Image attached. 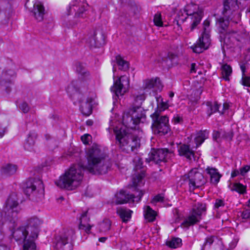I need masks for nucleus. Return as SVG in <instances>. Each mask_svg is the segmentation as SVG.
<instances>
[{
    "label": "nucleus",
    "instance_id": "22",
    "mask_svg": "<svg viewBox=\"0 0 250 250\" xmlns=\"http://www.w3.org/2000/svg\"><path fill=\"white\" fill-rule=\"evenodd\" d=\"M16 73L13 70H9L3 72L2 77L3 78L0 81V85L4 88L7 94H9L11 91V86L13 85L12 81L8 79L10 77H15Z\"/></svg>",
    "mask_w": 250,
    "mask_h": 250
},
{
    "label": "nucleus",
    "instance_id": "33",
    "mask_svg": "<svg viewBox=\"0 0 250 250\" xmlns=\"http://www.w3.org/2000/svg\"><path fill=\"white\" fill-rule=\"evenodd\" d=\"M206 104L208 106L207 113L208 116H210L213 113L216 112H219V111H220L219 108L221 107V105L220 104H219L216 102L213 103L211 102H208Z\"/></svg>",
    "mask_w": 250,
    "mask_h": 250
},
{
    "label": "nucleus",
    "instance_id": "15",
    "mask_svg": "<svg viewBox=\"0 0 250 250\" xmlns=\"http://www.w3.org/2000/svg\"><path fill=\"white\" fill-rule=\"evenodd\" d=\"M88 5L85 0H75L70 4L68 15L75 13V18L86 17Z\"/></svg>",
    "mask_w": 250,
    "mask_h": 250
},
{
    "label": "nucleus",
    "instance_id": "3",
    "mask_svg": "<svg viewBox=\"0 0 250 250\" xmlns=\"http://www.w3.org/2000/svg\"><path fill=\"white\" fill-rule=\"evenodd\" d=\"M84 170L83 166L75 164L61 175L55 184L60 188L68 190H72L78 187L83 178V171Z\"/></svg>",
    "mask_w": 250,
    "mask_h": 250
},
{
    "label": "nucleus",
    "instance_id": "2",
    "mask_svg": "<svg viewBox=\"0 0 250 250\" xmlns=\"http://www.w3.org/2000/svg\"><path fill=\"white\" fill-rule=\"evenodd\" d=\"M86 156L87 165L86 168L92 174H105L112 166L107 155L96 144L93 145L88 149Z\"/></svg>",
    "mask_w": 250,
    "mask_h": 250
},
{
    "label": "nucleus",
    "instance_id": "11",
    "mask_svg": "<svg viewBox=\"0 0 250 250\" xmlns=\"http://www.w3.org/2000/svg\"><path fill=\"white\" fill-rule=\"evenodd\" d=\"M206 205L202 203L195 204L191 210L189 216L184 220L182 225L186 227L193 226L199 223L202 216L206 213Z\"/></svg>",
    "mask_w": 250,
    "mask_h": 250
},
{
    "label": "nucleus",
    "instance_id": "41",
    "mask_svg": "<svg viewBox=\"0 0 250 250\" xmlns=\"http://www.w3.org/2000/svg\"><path fill=\"white\" fill-rule=\"evenodd\" d=\"M111 226V221L108 219H104L100 224V228L102 231H107L110 230Z\"/></svg>",
    "mask_w": 250,
    "mask_h": 250
},
{
    "label": "nucleus",
    "instance_id": "30",
    "mask_svg": "<svg viewBox=\"0 0 250 250\" xmlns=\"http://www.w3.org/2000/svg\"><path fill=\"white\" fill-rule=\"evenodd\" d=\"M80 82L78 80H73L68 85L66 91L70 96L75 94H78L80 90Z\"/></svg>",
    "mask_w": 250,
    "mask_h": 250
},
{
    "label": "nucleus",
    "instance_id": "50",
    "mask_svg": "<svg viewBox=\"0 0 250 250\" xmlns=\"http://www.w3.org/2000/svg\"><path fill=\"white\" fill-rule=\"evenodd\" d=\"M242 83L245 86L250 87V77H243L242 79Z\"/></svg>",
    "mask_w": 250,
    "mask_h": 250
},
{
    "label": "nucleus",
    "instance_id": "60",
    "mask_svg": "<svg viewBox=\"0 0 250 250\" xmlns=\"http://www.w3.org/2000/svg\"><path fill=\"white\" fill-rule=\"evenodd\" d=\"M195 66H196V64L195 63H191V68H190V73H195L196 72Z\"/></svg>",
    "mask_w": 250,
    "mask_h": 250
},
{
    "label": "nucleus",
    "instance_id": "29",
    "mask_svg": "<svg viewBox=\"0 0 250 250\" xmlns=\"http://www.w3.org/2000/svg\"><path fill=\"white\" fill-rule=\"evenodd\" d=\"M160 80L159 78L146 79L144 81L143 88L144 89H150L155 86L159 87Z\"/></svg>",
    "mask_w": 250,
    "mask_h": 250
},
{
    "label": "nucleus",
    "instance_id": "6",
    "mask_svg": "<svg viewBox=\"0 0 250 250\" xmlns=\"http://www.w3.org/2000/svg\"><path fill=\"white\" fill-rule=\"evenodd\" d=\"M150 116L152 120L151 127L155 134L163 136L170 131L168 118L167 116L162 115L159 114V111H155Z\"/></svg>",
    "mask_w": 250,
    "mask_h": 250
},
{
    "label": "nucleus",
    "instance_id": "45",
    "mask_svg": "<svg viewBox=\"0 0 250 250\" xmlns=\"http://www.w3.org/2000/svg\"><path fill=\"white\" fill-rule=\"evenodd\" d=\"M19 108L24 113H27L30 109V107L28 104L25 102H22L19 105Z\"/></svg>",
    "mask_w": 250,
    "mask_h": 250
},
{
    "label": "nucleus",
    "instance_id": "40",
    "mask_svg": "<svg viewBox=\"0 0 250 250\" xmlns=\"http://www.w3.org/2000/svg\"><path fill=\"white\" fill-rule=\"evenodd\" d=\"M246 186H244L240 183H234L230 189L232 191H235L238 193L244 194L246 193Z\"/></svg>",
    "mask_w": 250,
    "mask_h": 250
},
{
    "label": "nucleus",
    "instance_id": "49",
    "mask_svg": "<svg viewBox=\"0 0 250 250\" xmlns=\"http://www.w3.org/2000/svg\"><path fill=\"white\" fill-rule=\"evenodd\" d=\"M214 241V237L213 236H210L209 237H207L206 239V241L205 242V243L204 244L203 246V248L202 249V250H204V247L207 245H209V246H210L213 242Z\"/></svg>",
    "mask_w": 250,
    "mask_h": 250
},
{
    "label": "nucleus",
    "instance_id": "46",
    "mask_svg": "<svg viewBox=\"0 0 250 250\" xmlns=\"http://www.w3.org/2000/svg\"><path fill=\"white\" fill-rule=\"evenodd\" d=\"M81 140L83 143L85 145L88 144L89 142L91 140L92 137L88 134H85L81 137Z\"/></svg>",
    "mask_w": 250,
    "mask_h": 250
},
{
    "label": "nucleus",
    "instance_id": "52",
    "mask_svg": "<svg viewBox=\"0 0 250 250\" xmlns=\"http://www.w3.org/2000/svg\"><path fill=\"white\" fill-rule=\"evenodd\" d=\"M224 205V202L223 200L217 199L215 201L214 206L216 208H219L220 207H223Z\"/></svg>",
    "mask_w": 250,
    "mask_h": 250
},
{
    "label": "nucleus",
    "instance_id": "27",
    "mask_svg": "<svg viewBox=\"0 0 250 250\" xmlns=\"http://www.w3.org/2000/svg\"><path fill=\"white\" fill-rule=\"evenodd\" d=\"M88 210H86L83 212L80 217V229H85L86 232H89L91 226L88 224V222L89 221V217L87 216Z\"/></svg>",
    "mask_w": 250,
    "mask_h": 250
},
{
    "label": "nucleus",
    "instance_id": "10",
    "mask_svg": "<svg viewBox=\"0 0 250 250\" xmlns=\"http://www.w3.org/2000/svg\"><path fill=\"white\" fill-rule=\"evenodd\" d=\"M29 231L26 227H21L12 233L13 237L19 244H23V250H36L35 239L30 238L26 239Z\"/></svg>",
    "mask_w": 250,
    "mask_h": 250
},
{
    "label": "nucleus",
    "instance_id": "47",
    "mask_svg": "<svg viewBox=\"0 0 250 250\" xmlns=\"http://www.w3.org/2000/svg\"><path fill=\"white\" fill-rule=\"evenodd\" d=\"M222 134V130L221 129L220 131H216L214 130L212 133V137L213 139L216 142H218V139L221 138Z\"/></svg>",
    "mask_w": 250,
    "mask_h": 250
},
{
    "label": "nucleus",
    "instance_id": "19",
    "mask_svg": "<svg viewBox=\"0 0 250 250\" xmlns=\"http://www.w3.org/2000/svg\"><path fill=\"white\" fill-rule=\"evenodd\" d=\"M70 235V232L67 231L56 236V248L58 250H72V245L69 242Z\"/></svg>",
    "mask_w": 250,
    "mask_h": 250
},
{
    "label": "nucleus",
    "instance_id": "55",
    "mask_svg": "<svg viewBox=\"0 0 250 250\" xmlns=\"http://www.w3.org/2000/svg\"><path fill=\"white\" fill-rule=\"evenodd\" d=\"M177 57V55L172 53L169 52L167 54V58L171 61H173Z\"/></svg>",
    "mask_w": 250,
    "mask_h": 250
},
{
    "label": "nucleus",
    "instance_id": "48",
    "mask_svg": "<svg viewBox=\"0 0 250 250\" xmlns=\"http://www.w3.org/2000/svg\"><path fill=\"white\" fill-rule=\"evenodd\" d=\"M164 196L163 194H158L154 196L152 202L153 203L157 202H163L164 201Z\"/></svg>",
    "mask_w": 250,
    "mask_h": 250
},
{
    "label": "nucleus",
    "instance_id": "42",
    "mask_svg": "<svg viewBox=\"0 0 250 250\" xmlns=\"http://www.w3.org/2000/svg\"><path fill=\"white\" fill-rule=\"evenodd\" d=\"M158 103V106L155 111H159V114H161L162 111L168 108V104L166 102H164L161 99V102L159 103V99H157Z\"/></svg>",
    "mask_w": 250,
    "mask_h": 250
},
{
    "label": "nucleus",
    "instance_id": "53",
    "mask_svg": "<svg viewBox=\"0 0 250 250\" xmlns=\"http://www.w3.org/2000/svg\"><path fill=\"white\" fill-rule=\"evenodd\" d=\"M138 163L136 164L135 165L134 169L136 170H138L139 169H141L143 167V162L142 160L140 158L138 159Z\"/></svg>",
    "mask_w": 250,
    "mask_h": 250
},
{
    "label": "nucleus",
    "instance_id": "59",
    "mask_svg": "<svg viewBox=\"0 0 250 250\" xmlns=\"http://www.w3.org/2000/svg\"><path fill=\"white\" fill-rule=\"evenodd\" d=\"M239 173L240 171L238 170H234L231 172V176L233 178L237 176Z\"/></svg>",
    "mask_w": 250,
    "mask_h": 250
},
{
    "label": "nucleus",
    "instance_id": "34",
    "mask_svg": "<svg viewBox=\"0 0 250 250\" xmlns=\"http://www.w3.org/2000/svg\"><path fill=\"white\" fill-rule=\"evenodd\" d=\"M132 97L134 99L132 107H141L143 101H144L146 99L145 94L133 93Z\"/></svg>",
    "mask_w": 250,
    "mask_h": 250
},
{
    "label": "nucleus",
    "instance_id": "37",
    "mask_svg": "<svg viewBox=\"0 0 250 250\" xmlns=\"http://www.w3.org/2000/svg\"><path fill=\"white\" fill-rule=\"evenodd\" d=\"M116 61L119 66V69L125 71L129 68V63L128 62L124 60L120 55L116 57Z\"/></svg>",
    "mask_w": 250,
    "mask_h": 250
},
{
    "label": "nucleus",
    "instance_id": "9",
    "mask_svg": "<svg viewBox=\"0 0 250 250\" xmlns=\"http://www.w3.org/2000/svg\"><path fill=\"white\" fill-rule=\"evenodd\" d=\"M174 156V151L172 149L152 148L148 153V157L146 158V163L151 162L156 164L161 165L162 163H165Z\"/></svg>",
    "mask_w": 250,
    "mask_h": 250
},
{
    "label": "nucleus",
    "instance_id": "18",
    "mask_svg": "<svg viewBox=\"0 0 250 250\" xmlns=\"http://www.w3.org/2000/svg\"><path fill=\"white\" fill-rule=\"evenodd\" d=\"M144 193L142 191H140L138 192V195L136 197L134 195L129 194L126 191L124 190H121L119 193H117L116 195V204H123L127 203L130 200H132L133 202H139L141 200V199Z\"/></svg>",
    "mask_w": 250,
    "mask_h": 250
},
{
    "label": "nucleus",
    "instance_id": "38",
    "mask_svg": "<svg viewBox=\"0 0 250 250\" xmlns=\"http://www.w3.org/2000/svg\"><path fill=\"white\" fill-rule=\"evenodd\" d=\"M166 245L170 248H177L182 246V239L178 237H173L166 242Z\"/></svg>",
    "mask_w": 250,
    "mask_h": 250
},
{
    "label": "nucleus",
    "instance_id": "63",
    "mask_svg": "<svg viewBox=\"0 0 250 250\" xmlns=\"http://www.w3.org/2000/svg\"><path fill=\"white\" fill-rule=\"evenodd\" d=\"M107 239V238L105 237H103L99 238V240L101 242H104Z\"/></svg>",
    "mask_w": 250,
    "mask_h": 250
},
{
    "label": "nucleus",
    "instance_id": "32",
    "mask_svg": "<svg viewBox=\"0 0 250 250\" xmlns=\"http://www.w3.org/2000/svg\"><path fill=\"white\" fill-rule=\"evenodd\" d=\"M17 170V166L15 165L8 164L2 167L1 172L6 175L14 174Z\"/></svg>",
    "mask_w": 250,
    "mask_h": 250
},
{
    "label": "nucleus",
    "instance_id": "54",
    "mask_svg": "<svg viewBox=\"0 0 250 250\" xmlns=\"http://www.w3.org/2000/svg\"><path fill=\"white\" fill-rule=\"evenodd\" d=\"M229 104L227 103H224V104L223 105L222 109L220 111H219V113L221 114H223L226 110H228L229 109Z\"/></svg>",
    "mask_w": 250,
    "mask_h": 250
},
{
    "label": "nucleus",
    "instance_id": "26",
    "mask_svg": "<svg viewBox=\"0 0 250 250\" xmlns=\"http://www.w3.org/2000/svg\"><path fill=\"white\" fill-rule=\"evenodd\" d=\"M116 212L124 223H127L131 218L133 211L130 209L124 207L117 208Z\"/></svg>",
    "mask_w": 250,
    "mask_h": 250
},
{
    "label": "nucleus",
    "instance_id": "25",
    "mask_svg": "<svg viewBox=\"0 0 250 250\" xmlns=\"http://www.w3.org/2000/svg\"><path fill=\"white\" fill-rule=\"evenodd\" d=\"M93 102V99L91 97L87 98L85 102H82L81 100H80V110L83 115L88 116L92 113Z\"/></svg>",
    "mask_w": 250,
    "mask_h": 250
},
{
    "label": "nucleus",
    "instance_id": "8",
    "mask_svg": "<svg viewBox=\"0 0 250 250\" xmlns=\"http://www.w3.org/2000/svg\"><path fill=\"white\" fill-rule=\"evenodd\" d=\"M22 189L26 195L35 196L37 201L42 197L43 186L42 182L39 179L31 178L28 179L23 183Z\"/></svg>",
    "mask_w": 250,
    "mask_h": 250
},
{
    "label": "nucleus",
    "instance_id": "31",
    "mask_svg": "<svg viewBox=\"0 0 250 250\" xmlns=\"http://www.w3.org/2000/svg\"><path fill=\"white\" fill-rule=\"evenodd\" d=\"M76 72L81 75V79L86 81L89 77V72L85 69L83 64L80 62H77L75 64Z\"/></svg>",
    "mask_w": 250,
    "mask_h": 250
},
{
    "label": "nucleus",
    "instance_id": "35",
    "mask_svg": "<svg viewBox=\"0 0 250 250\" xmlns=\"http://www.w3.org/2000/svg\"><path fill=\"white\" fill-rule=\"evenodd\" d=\"M221 70L223 78L225 79V81H229V77L231 74L232 71L231 67L226 63L222 66Z\"/></svg>",
    "mask_w": 250,
    "mask_h": 250
},
{
    "label": "nucleus",
    "instance_id": "17",
    "mask_svg": "<svg viewBox=\"0 0 250 250\" xmlns=\"http://www.w3.org/2000/svg\"><path fill=\"white\" fill-rule=\"evenodd\" d=\"M129 87V80L128 77L122 76L116 81L111 88V90L114 93L115 96L118 97L123 95Z\"/></svg>",
    "mask_w": 250,
    "mask_h": 250
},
{
    "label": "nucleus",
    "instance_id": "61",
    "mask_svg": "<svg viewBox=\"0 0 250 250\" xmlns=\"http://www.w3.org/2000/svg\"><path fill=\"white\" fill-rule=\"evenodd\" d=\"M0 250H10V249L6 246H0Z\"/></svg>",
    "mask_w": 250,
    "mask_h": 250
},
{
    "label": "nucleus",
    "instance_id": "12",
    "mask_svg": "<svg viewBox=\"0 0 250 250\" xmlns=\"http://www.w3.org/2000/svg\"><path fill=\"white\" fill-rule=\"evenodd\" d=\"M209 25L210 22L208 20L204 21V31L202 34V36L199 38L196 43L191 47L194 52L200 53L204 50L207 49L209 47L211 42L209 29H208Z\"/></svg>",
    "mask_w": 250,
    "mask_h": 250
},
{
    "label": "nucleus",
    "instance_id": "58",
    "mask_svg": "<svg viewBox=\"0 0 250 250\" xmlns=\"http://www.w3.org/2000/svg\"><path fill=\"white\" fill-rule=\"evenodd\" d=\"M240 68L242 72L243 77H244L245 75V71H246V66L245 64H242L240 65Z\"/></svg>",
    "mask_w": 250,
    "mask_h": 250
},
{
    "label": "nucleus",
    "instance_id": "5",
    "mask_svg": "<svg viewBox=\"0 0 250 250\" xmlns=\"http://www.w3.org/2000/svg\"><path fill=\"white\" fill-rule=\"evenodd\" d=\"M208 133L209 132L207 130L200 131L197 133L196 137L194 139L196 146L191 147L189 145H181L178 148L179 155L186 157L189 160H191L193 158L195 161L196 159L193 148H195L196 149L200 146L204 142L205 139L208 138Z\"/></svg>",
    "mask_w": 250,
    "mask_h": 250
},
{
    "label": "nucleus",
    "instance_id": "13",
    "mask_svg": "<svg viewBox=\"0 0 250 250\" xmlns=\"http://www.w3.org/2000/svg\"><path fill=\"white\" fill-rule=\"evenodd\" d=\"M183 179L188 183L189 190L192 191L201 187L206 182L203 174L196 168L192 169L187 174L185 175Z\"/></svg>",
    "mask_w": 250,
    "mask_h": 250
},
{
    "label": "nucleus",
    "instance_id": "36",
    "mask_svg": "<svg viewBox=\"0 0 250 250\" xmlns=\"http://www.w3.org/2000/svg\"><path fill=\"white\" fill-rule=\"evenodd\" d=\"M145 176V172L144 170H141L137 174L134 176L132 178L133 185L134 187L140 186L143 184V179Z\"/></svg>",
    "mask_w": 250,
    "mask_h": 250
},
{
    "label": "nucleus",
    "instance_id": "20",
    "mask_svg": "<svg viewBox=\"0 0 250 250\" xmlns=\"http://www.w3.org/2000/svg\"><path fill=\"white\" fill-rule=\"evenodd\" d=\"M105 36L100 31H94L87 40L86 42L91 48H99L105 44Z\"/></svg>",
    "mask_w": 250,
    "mask_h": 250
},
{
    "label": "nucleus",
    "instance_id": "28",
    "mask_svg": "<svg viewBox=\"0 0 250 250\" xmlns=\"http://www.w3.org/2000/svg\"><path fill=\"white\" fill-rule=\"evenodd\" d=\"M207 173L210 176L211 183L216 185L219 182L222 175L218 172L217 169L215 168L208 167L206 169Z\"/></svg>",
    "mask_w": 250,
    "mask_h": 250
},
{
    "label": "nucleus",
    "instance_id": "57",
    "mask_svg": "<svg viewBox=\"0 0 250 250\" xmlns=\"http://www.w3.org/2000/svg\"><path fill=\"white\" fill-rule=\"evenodd\" d=\"M5 131L6 128L5 127H2L0 125V138L4 136Z\"/></svg>",
    "mask_w": 250,
    "mask_h": 250
},
{
    "label": "nucleus",
    "instance_id": "56",
    "mask_svg": "<svg viewBox=\"0 0 250 250\" xmlns=\"http://www.w3.org/2000/svg\"><path fill=\"white\" fill-rule=\"evenodd\" d=\"M173 121L175 124L181 123L183 121L182 118L179 116H176V117H174Z\"/></svg>",
    "mask_w": 250,
    "mask_h": 250
},
{
    "label": "nucleus",
    "instance_id": "16",
    "mask_svg": "<svg viewBox=\"0 0 250 250\" xmlns=\"http://www.w3.org/2000/svg\"><path fill=\"white\" fill-rule=\"evenodd\" d=\"M225 18V17L224 16L223 17L216 19V24L220 34L219 39L221 44L226 43L225 38L226 34H235L236 33L234 30L229 29V20L230 19Z\"/></svg>",
    "mask_w": 250,
    "mask_h": 250
},
{
    "label": "nucleus",
    "instance_id": "14",
    "mask_svg": "<svg viewBox=\"0 0 250 250\" xmlns=\"http://www.w3.org/2000/svg\"><path fill=\"white\" fill-rule=\"evenodd\" d=\"M203 12L202 11L193 12V13H189L188 10H186V17H184L183 13L180 12L178 13L177 16L174 21V23L176 22V24L179 26L180 23H183L187 18V17L191 16L192 23L190 26V31H193L195 29L197 26L200 23L202 18Z\"/></svg>",
    "mask_w": 250,
    "mask_h": 250
},
{
    "label": "nucleus",
    "instance_id": "23",
    "mask_svg": "<svg viewBox=\"0 0 250 250\" xmlns=\"http://www.w3.org/2000/svg\"><path fill=\"white\" fill-rule=\"evenodd\" d=\"M31 14L38 21L43 20L45 14L44 7L43 4L39 1H36L33 4V7L30 10Z\"/></svg>",
    "mask_w": 250,
    "mask_h": 250
},
{
    "label": "nucleus",
    "instance_id": "24",
    "mask_svg": "<svg viewBox=\"0 0 250 250\" xmlns=\"http://www.w3.org/2000/svg\"><path fill=\"white\" fill-rule=\"evenodd\" d=\"M37 134L35 130H32L28 134L24 143V148L25 150L32 151L34 150Z\"/></svg>",
    "mask_w": 250,
    "mask_h": 250
},
{
    "label": "nucleus",
    "instance_id": "43",
    "mask_svg": "<svg viewBox=\"0 0 250 250\" xmlns=\"http://www.w3.org/2000/svg\"><path fill=\"white\" fill-rule=\"evenodd\" d=\"M234 136V132L232 129L229 131L222 130L221 138L226 140L231 141Z\"/></svg>",
    "mask_w": 250,
    "mask_h": 250
},
{
    "label": "nucleus",
    "instance_id": "4",
    "mask_svg": "<svg viewBox=\"0 0 250 250\" xmlns=\"http://www.w3.org/2000/svg\"><path fill=\"white\" fill-rule=\"evenodd\" d=\"M21 210L17 195L15 193H11L7 199L3 208V211L5 214L4 218L0 211V226H2L6 220L14 223Z\"/></svg>",
    "mask_w": 250,
    "mask_h": 250
},
{
    "label": "nucleus",
    "instance_id": "51",
    "mask_svg": "<svg viewBox=\"0 0 250 250\" xmlns=\"http://www.w3.org/2000/svg\"><path fill=\"white\" fill-rule=\"evenodd\" d=\"M241 216L243 219L250 218V209H247L244 210L242 212Z\"/></svg>",
    "mask_w": 250,
    "mask_h": 250
},
{
    "label": "nucleus",
    "instance_id": "21",
    "mask_svg": "<svg viewBox=\"0 0 250 250\" xmlns=\"http://www.w3.org/2000/svg\"><path fill=\"white\" fill-rule=\"evenodd\" d=\"M42 224L41 221L36 217L30 218L27 222L26 228L30 232L29 237L33 239H36L39 234L40 226Z\"/></svg>",
    "mask_w": 250,
    "mask_h": 250
},
{
    "label": "nucleus",
    "instance_id": "64",
    "mask_svg": "<svg viewBox=\"0 0 250 250\" xmlns=\"http://www.w3.org/2000/svg\"><path fill=\"white\" fill-rule=\"evenodd\" d=\"M174 93L172 91H171L170 93H169V96L170 98H172L173 96H174Z\"/></svg>",
    "mask_w": 250,
    "mask_h": 250
},
{
    "label": "nucleus",
    "instance_id": "7",
    "mask_svg": "<svg viewBox=\"0 0 250 250\" xmlns=\"http://www.w3.org/2000/svg\"><path fill=\"white\" fill-rule=\"evenodd\" d=\"M241 8L237 0H224L222 13L225 18L230 19L233 22L238 23L241 19Z\"/></svg>",
    "mask_w": 250,
    "mask_h": 250
},
{
    "label": "nucleus",
    "instance_id": "1",
    "mask_svg": "<svg viewBox=\"0 0 250 250\" xmlns=\"http://www.w3.org/2000/svg\"><path fill=\"white\" fill-rule=\"evenodd\" d=\"M146 119L145 111L142 107H132L125 110L123 116L124 127L114 129L115 143L119 148L126 153L140 147V139L136 134V126Z\"/></svg>",
    "mask_w": 250,
    "mask_h": 250
},
{
    "label": "nucleus",
    "instance_id": "62",
    "mask_svg": "<svg viewBox=\"0 0 250 250\" xmlns=\"http://www.w3.org/2000/svg\"><path fill=\"white\" fill-rule=\"evenodd\" d=\"M86 125L88 126H91L93 125V121L92 120H89L86 121Z\"/></svg>",
    "mask_w": 250,
    "mask_h": 250
},
{
    "label": "nucleus",
    "instance_id": "44",
    "mask_svg": "<svg viewBox=\"0 0 250 250\" xmlns=\"http://www.w3.org/2000/svg\"><path fill=\"white\" fill-rule=\"evenodd\" d=\"M153 21L155 25L158 26H163V23L160 13H157L155 15Z\"/></svg>",
    "mask_w": 250,
    "mask_h": 250
},
{
    "label": "nucleus",
    "instance_id": "39",
    "mask_svg": "<svg viewBox=\"0 0 250 250\" xmlns=\"http://www.w3.org/2000/svg\"><path fill=\"white\" fill-rule=\"evenodd\" d=\"M155 212L149 206H147L144 214L145 219L151 222L155 219Z\"/></svg>",
    "mask_w": 250,
    "mask_h": 250
}]
</instances>
